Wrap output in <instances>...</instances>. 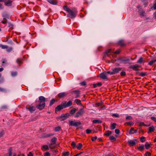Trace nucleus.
<instances>
[{"mask_svg": "<svg viewBox=\"0 0 156 156\" xmlns=\"http://www.w3.org/2000/svg\"><path fill=\"white\" fill-rule=\"evenodd\" d=\"M122 68L120 67L115 68L112 69V70L113 71L114 74H116L119 72L121 70Z\"/></svg>", "mask_w": 156, "mask_h": 156, "instance_id": "2eb2a0df", "label": "nucleus"}, {"mask_svg": "<svg viewBox=\"0 0 156 156\" xmlns=\"http://www.w3.org/2000/svg\"><path fill=\"white\" fill-rule=\"evenodd\" d=\"M107 75V73H106V72L102 73L100 74V77L103 80H107V79L106 76Z\"/></svg>", "mask_w": 156, "mask_h": 156, "instance_id": "f8f14e48", "label": "nucleus"}, {"mask_svg": "<svg viewBox=\"0 0 156 156\" xmlns=\"http://www.w3.org/2000/svg\"><path fill=\"white\" fill-rule=\"evenodd\" d=\"M151 144H149L148 142H147L145 144V147L147 149H148L151 146Z\"/></svg>", "mask_w": 156, "mask_h": 156, "instance_id": "393cba45", "label": "nucleus"}, {"mask_svg": "<svg viewBox=\"0 0 156 156\" xmlns=\"http://www.w3.org/2000/svg\"><path fill=\"white\" fill-rule=\"evenodd\" d=\"M17 72H11V75L12 76H16L17 75Z\"/></svg>", "mask_w": 156, "mask_h": 156, "instance_id": "de8ad7c7", "label": "nucleus"}, {"mask_svg": "<svg viewBox=\"0 0 156 156\" xmlns=\"http://www.w3.org/2000/svg\"><path fill=\"white\" fill-rule=\"evenodd\" d=\"M60 129H61L60 127L59 126L57 127H55V131H58L60 130Z\"/></svg>", "mask_w": 156, "mask_h": 156, "instance_id": "4d7b16f0", "label": "nucleus"}, {"mask_svg": "<svg viewBox=\"0 0 156 156\" xmlns=\"http://www.w3.org/2000/svg\"><path fill=\"white\" fill-rule=\"evenodd\" d=\"M56 101L54 99H52L50 101V103L49 104V106H51L52 105H53Z\"/></svg>", "mask_w": 156, "mask_h": 156, "instance_id": "2f4dec72", "label": "nucleus"}, {"mask_svg": "<svg viewBox=\"0 0 156 156\" xmlns=\"http://www.w3.org/2000/svg\"><path fill=\"white\" fill-rule=\"evenodd\" d=\"M0 47L2 49H5L7 48L8 46L7 45H3L2 44H0Z\"/></svg>", "mask_w": 156, "mask_h": 156, "instance_id": "e433bc0d", "label": "nucleus"}, {"mask_svg": "<svg viewBox=\"0 0 156 156\" xmlns=\"http://www.w3.org/2000/svg\"><path fill=\"white\" fill-rule=\"evenodd\" d=\"M84 113V111L83 108H81L76 113L75 117H78L80 116H81Z\"/></svg>", "mask_w": 156, "mask_h": 156, "instance_id": "39448f33", "label": "nucleus"}, {"mask_svg": "<svg viewBox=\"0 0 156 156\" xmlns=\"http://www.w3.org/2000/svg\"><path fill=\"white\" fill-rule=\"evenodd\" d=\"M45 98H39V104L36 105V108L40 110L43 109L45 106Z\"/></svg>", "mask_w": 156, "mask_h": 156, "instance_id": "f257e3e1", "label": "nucleus"}, {"mask_svg": "<svg viewBox=\"0 0 156 156\" xmlns=\"http://www.w3.org/2000/svg\"><path fill=\"white\" fill-rule=\"evenodd\" d=\"M80 84L82 86H85L86 85V83L85 81H83L80 83Z\"/></svg>", "mask_w": 156, "mask_h": 156, "instance_id": "0e129e2a", "label": "nucleus"}, {"mask_svg": "<svg viewBox=\"0 0 156 156\" xmlns=\"http://www.w3.org/2000/svg\"><path fill=\"white\" fill-rule=\"evenodd\" d=\"M8 106L7 105H2L0 108V109L1 110H7L8 109Z\"/></svg>", "mask_w": 156, "mask_h": 156, "instance_id": "412c9836", "label": "nucleus"}, {"mask_svg": "<svg viewBox=\"0 0 156 156\" xmlns=\"http://www.w3.org/2000/svg\"><path fill=\"white\" fill-rule=\"evenodd\" d=\"M109 139L112 141H115L116 140V139L113 136H110L109 137Z\"/></svg>", "mask_w": 156, "mask_h": 156, "instance_id": "58836bf2", "label": "nucleus"}, {"mask_svg": "<svg viewBox=\"0 0 156 156\" xmlns=\"http://www.w3.org/2000/svg\"><path fill=\"white\" fill-rule=\"evenodd\" d=\"M118 44L122 47L126 45V43L123 40H119L118 42Z\"/></svg>", "mask_w": 156, "mask_h": 156, "instance_id": "dca6fc26", "label": "nucleus"}, {"mask_svg": "<svg viewBox=\"0 0 156 156\" xmlns=\"http://www.w3.org/2000/svg\"><path fill=\"white\" fill-rule=\"evenodd\" d=\"M112 116L113 117H117L119 116V115L117 113H115L112 114Z\"/></svg>", "mask_w": 156, "mask_h": 156, "instance_id": "338daca9", "label": "nucleus"}, {"mask_svg": "<svg viewBox=\"0 0 156 156\" xmlns=\"http://www.w3.org/2000/svg\"><path fill=\"white\" fill-rule=\"evenodd\" d=\"M4 133L3 130L0 131V137H2L4 135Z\"/></svg>", "mask_w": 156, "mask_h": 156, "instance_id": "603ef678", "label": "nucleus"}, {"mask_svg": "<svg viewBox=\"0 0 156 156\" xmlns=\"http://www.w3.org/2000/svg\"><path fill=\"white\" fill-rule=\"evenodd\" d=\"M97 138V137L96 136H95V137H93L91 138V140L94 141H95V140H96Z\"/></svg>", "mask_w": 156, "mask_h": 156, "instance_id": "e2e57ef3", "label": "nucleus"}, {"mask_svg": "<svg viewBox=\"0 0 156 156\" xmlns=\"http://www.w3.org/2000/svg\"><path fill=\"white\" fill-rule=\"evenodd\" d=\"M103 101H101V103L97 102V103H96V105L97 106H99L103 104Z\"/></svg>", "mask_w": 156, "mask_h": 156, "instance_id": "3c124183", "label": "nucleus"}, {"mask_svg": "<svg viewBox=\"0 0 156 156\" xmlns=\"http://www.w3.org/2000/svg\"><path fill=\"white\" fill-rule=\"evenodd\" d=\"M75 102L76 103L77 105H81V101L77 99H76L75 101Z\"/></svg>", "mask_w": 156, "mask_h": 156, "instance_id": "a18cd8bd", "label": "nucleus"}, {"mask_svg": "<svg viewBox=\"0 0 156 156\" xmlns=\"http://www.w3.org/2000/svg\"><path fill=\"white\" fill-rule=\"evenodd\" d=\"M125 124H126L127 125H130L131 126L133 125L134 123L131 122H126L125 123Z\"/></svg>", "mask_w": 156, "mask_h": 156, "instance_id": "79ce46f5", "label": "nucleus"}, {"mask_svg": "<svg viewBox=\"0 0 156 156\" xmlns=\"http://www.w3.org/2000/svg\"><path fill=\"white\" fill-rule=\"evenodd\" d=\"M7 49V51L9 52L10 51H11L12 50V47H8V48H6Z\"/></svg>", "mask_w": 156, "mask_h": 156, "instance_id": "bf43d9fd", "label": "nucleus"}, {"mask_svg": "<svg viewBox=\"0 0 156 156\" xmlns=\"http://www.w3.org/2000/svg\"><path fill=\"white\" fill-rule=\"evenodd\" d=\"M155 62H156V59L152 60L149 62L148 64L150 66H152Z\"/></svg>", "mask_w": 156, "mask_h": 156, "instance_id": "473e14b6", "label": "nucleus"}, {"mask_svg": "<svg viewBox=\"0 0 156 156\" xmlns=\"http://www.w3.org/2000/svg\"><path fill=\"white\" fill-rule=\"evenodd\" d=\"M26 109L28 110L31 113H32L36 110V108L33 106H30L29 108L26 107Z\"/></svg>", "mask_w": 156, "mask_h": 156, "instance_id": "ddd939ff", "label": "nucleus"}, {"mask_svg": "<svg viewBox=\"0 0 156 156\" xmlns=\"http://www.w3.org/2000/svg\"><path fill=\"white\" fill-rule=\"evenodd\" d=\"M57 140V138L56 137H54L51 140V142L53 143V144H55L56 140Z\"/></svg>", "mask_w": 156, "mask_h": 156, "instance_id": "72a5a7b5", "label": "nucleus"}, {"mask_svg": "<svg viewBox=\"0 0 156 156\" xmlns=\"http://www.w3.org/2000/svg\"><path fill=\"white\" fill-rule=\"evenodd\" d=\"M12 147H10L8 149V153L9 156H12Z\"/></svg>", "mask_w": 156, "mask_h": 156, "instance_id": "a878e982", "label": "nucleus"}, {"mask_svg": "<svg viewBox=\"0 0 156 156\" xmlns=\"http://www.w3.org/2000/svg\"><path fill=\"white\" fill-rule=\"evenodd\" d=\"M106 133L105 134V135L107 136H109L110 134H111L112 133V132L111 131L109 130H107L106 131Z\"/></svg>", "mask_w": 156, "mask_h": 156, "instance_id": "bb28decb", "label": "nucleus"}, {"mask_svg": "<svg viewBox=\"0 0 156 156\" xmlns=\"http://www.w3.org/2000/svg\"><path fill=\"white\" fill-rule=\"evenodd\" d=\"M145 137L144 136H142L140 138V141H141L142 142H144L145 141V140H143L144 139H145Z\"/></svg>", "mask_w": 156, "mask_h": 156, "instance_id": "052dcab7", "label": "nucleus"}, {"mask_svg": "<svg viewBox=\"0 0 156 156\" xmlns=\"http://www.w3.org/2000/svg\"><path fill=\"white\" fill-rule=\"evenodd\" d=\"M133 119L132 117L130 116H127L126 117V119L128 120H131Z\"/></svg>", "mask_w": 156, "mask_h": 156, "instance_id": "49530a36", "label": "nucleus"}, {"mask_svg": "<svg viewBox=\"0 0 156 156\" xmlns=\"http://www.w3.org/2000/svg\"><path fill=\"white\" fill-rule=\"evenodd\" d=\"M69 126H74L75 127H77L78 125H80L81 123L80 122H76L75 121L72 120H69Z\"/></svg>", "mask_w": 156, "mask_h": 156, "instance_id": "20e7f679", "label": "nucleus"}, {"mask_svg": "<svg viewBox=\"0 0 156 156\" xmlns=\"http://www.w3.org/2000/svg\"><path fill=\"white\" fill-rule=\"evenodd\" d=\"M16 62L19 65L21 64L22 63L21 59L19 58H17Z\"/></svg>", "mask_w": 156, "mask_h": 156, "instance_id": "7c9ffc66", "label": "nucleus"}, {"mask_svg": "<svg viewBox=\"0 0 156 156\" xmlns=\"http://www.w3.org/2000/svg\"><path fill=\"white\" fill-rule=\"evenodd\" d=\"M7 90L5 88H4L1 87H0V91L3 92H5L7 91Z\"/></svg>", "mask_w": 156, "mask_h": 156, "instance_id": "c03bdc74", "label": "nucleus"}, {"mask_svg": "<svg viewBox=\"0 0 156 156\" xmlns=\"http://www.w3.org/2000/svg\"><path fill=\"white\" fill-rule=\"evenodd\" d=\"M138 142L137 139H134L133 140H128L127 143L129 145L131 146H133L135 145Z\"/></svg>", "mask_w": 156, "mask_h": 156, "instance_id": "423d86ee", "label": "nucleus"}, {"mask_svg": "<svg viewBox=\"0 0 156 156\" xmlns=\"http://www.w3.org/2000/svg\"><path fill=\"white\" fill-rule=\"evenodd\" d=\"M47 1L50 4L53 5H56L57 3L56 1L54 0H47Z\"/></svg>", "mask_w": 156, "mask_h": 156, "instance_id": "aec40b11", "label": "nucleus"}, {"mask_svg": "<svg viewBox=\"0 0 156 156\" xmlns=\"http://www.w3.org/2000/svg\"><path fill=\"white\" fill-rule=\"evenodd\" d=\"M3 20H6V18L9 19V16L7 14H5L3 15Z\"/></svg>", "mask_w": 156, "mask_h": 156, "instance_id": "09e8293b", "label": "nucleus"}, {"mask_svg": "<svg viewBox=\"0 0 156 156\" xmlns=\"http://www.w3.org/2000/svg\"><path fill=\"white\" fill-rule=\"evenodd\" d=\"M68 94V93L65 92H63L59 93L58 94V98L64 97H66Z\"/></svg>", "mask_w": 156, "mask_h": 156, "instance_id": "4468645a", "label": "nucleus"}, {"mask_svg": "<svg viewBox=\"0 0 156 156\" xmlns=\"http://www.w3.org/2000/svg\"><path fill=\"white\" fill-rule=\"evenodd\" d=\"M71 145L72 146H73V147H75L76 146V144L75 142H73L71 143Z\"/></svg>", "mask_w": 156, "mask_h": 156, "instance_id": "5fc2aeb1", "label": "nucleus"}, {"mask_svg": "<svg viewBox=\"0 0 156 156\" xmlns=\"http://www.w3.org/2000/svg\"><path fill=\"white\" fill-rule=\"evenodd\" d=\"M64 108V107L62 102L61 105H58L57 107L55 108V113H57V112L60 111Z\"/></svg>", "mask_w": 156, "mask_h": 156, "instance_id": "6e6552de", "label": "nucleus"}, {"mask_svg": "<svg viewBox=\"0 0 156 156\" xmlns=\"http://www.w3.org/2000/svg\"><path fill=\"white\" fill-rule=\"evenodd\" d=\"M116 124L115 123H112L111 125V129H113L115 128H116Z\"/></svg>", "mask_w": 156, "mask_h": 156, "instance_id": "f704fd0d", "label": "nucleus"}, {"mask_svg": "<svg viewBox=\"0 0 156 156\" xmlns=\"http://www.w3.org/2000/svg\"><path fill=\"white\" fill-rule=\"evenodd\" d=\"M44 156H51V154L48 152H46L44 153Z\"/></svg>", "mask_w": 156, "mask_h": 156, "instance_id": "864d4df0", "label": "nucleus"}, {"mask_svg": "<svg viewBox=\"0 0 156 156\" xmlns=\"http://www.w3.org/2000/svg\"><path fill=\"white\" fill-rule=\"evenodd\" d=\"M42 147L43 149L46 150H48L49 149L48 146L47 145H43L42 146Z\"/></svg>", "mask_w": 156, "mask_h": 156, "instance_id": "4c0bfd02", "label": "nucleus"}, {"mask_svg": "<svg viewBox=\"0 0 156 156\" xmlns=\"http://www.w3.org/2000/svg\"><path fill=\"white\" fill-rule=\"evenodd\" d=\"M140 66L137 64L131 65L129 67V68L132 69L133 70L135 71H138L139 70V68Z\"/></svg>", "mask_w": 156, "mask_h": 156, "instance_id": "0eeeda50", "label": "nucleus"}, {"mask_svg": "<svg viewBox=\"0 0 156 156\" xmlns=\"http://www.w3.org/2000/svg\"><path fill=\"white\" fill-rule=\"evenodd\" d=\"M140 73V74H139L140 76L142 77L144 76L147 75V73H146L142 72L140 73Z\"/></svg>", "mask_w": 156, "mask_h": 156, "instance_id": "c9c22d12", "label": "nucleus"}, {"mask_svg": "<svg viewBox=\"0 0 156 156\" xmlns=\"http://www.w3.org/2000/svg\"><path fill=\"white\" fill-rule=\"evenodd\" d=\"M138 13L141 18L146 16L145 11L142 8H140L139 9Z\"/></svg>", "mask_w": 156, "mask_h": 156, "instance_id": "1a4fd4ad", "label": "nucleus"}, {"mask_svg": "<svg viewBox=\"0 0 156 156\" xmlns=\"http://www.w3.org/2000/svg\"><path fill=\"white\" fill-rule=\"evenodd\" d=\"M143 60V58L142 57H141L138 60L137 63L140 64L142 62Z\"/></svg>", "mask_w": 156, "mask_h": 156, "instance_id": "a19ab883", "label": "nucleus"}, {"mask_svg": "<svg viewBox=\"0 0 156 156\" xmlns=\"http://www.w3.org/2000/svg\"><path fill=\"white\" fill-rule=\"evenodd\" d=\"M93 123H96V124H100L102 122V121L101 120H97V119H95L93 121Z\"/></svg>", "mask_w": 156, "mask_h": 156, "instance_id": "5701e85b", "label": "nucleus"}, {"mask_svg": "<svg viewBox=\"0 0 156 156\" xmlns=\"http://www.w3.org/2000/svg\"><path fill=\"white\" fill-rule=\"evenodd\" d=\"M136 130L134 129L133 128H131L130 131L129 132V133L130 134H133L136 133Z\"/></svg>", "mask_w": 156, "mask_h": 156, "instance_id": "6ab92c4d", "label": "nucleus"}, {"mask_svg": "<svg viewBox=\"0 0 156 156\" xmlns=\"http://www.w3.org/2000/svg\"><path fill=\"white\" fill-rule=\"evenodd\" d=\"M76 111V109L75 108H74L70 111V113L71 115H73L75 113Z\"/></svg>", "mask_w": 156, "mask_h": 156, "instance_id": "cd10ccee", "label": "nucleus"}, {"mask_svg": "<svg viewBox=\"0 0 156 156\" xmlns=\"http://www.w3.org/2000/svg\"><path fill=\"white\" fill-rule=\"evenodd\" d=\"M149 129V131L150 132H153L154 130V127L153 126L150 127L148 128Z\"/></svg>", "mask_w": 156, "mask_h": 156, "instance_id": "c756f323", "label": "nucleus"}, {"mask_svg": "<svg viewBox=\"0 0 156 156\" xmlns=\"http://www.w3.org/2000/svg\"><path fill=\"white\" fill-rule=\"evenodd\" d=\"M72 92L75 94L77 97H79L80 96V91L78 90H73L72 91Z\"/></svg>", "mask_w": 156, "mask_h": 156, "instance_id": "a211bd4d", "label": "nucleus"}, {"mask_svg": "<svg viewBox=\"0 0 156 156\" xmlns=\"http://www.w3.org/2000/svg\"><path fill=\"white\" fill-rule=\"evenodd\" d=\"M141 2L144 3L145 5V6H146L148 4V2L147 0H140Z\"/></svg>", "mask_w": 156, "mask_h": 156, "instance_id": "c85d7f7f", "label": "nucleus"}, {"mask_svg": "<svg viewBox=\"0 0 156 156\" xmlns=\"http://www.w3.org/2000/svg\"><path fill=\"white\" fill-rule=\"evenodd\" d=\"M69 154V152H64L63 153V156H67Z\"/></svg>", "mask_w": 156, "mask_h": 156, "instance_id": "8fccbe9b", "label": "nucleus"}, {"mask_svg": "<svg viewBox=\"0 0 156 156\" xmlns=\"http://www.w3.org/2000/svg\"><path fill=\"white\" fill-rule=\"evenodd\" d=\"M120 75L122 76H125L126 75V72L124 71L120 73Z\"/></svg>", "mask_w": 156, "mask_h": 156, "instance_id": "680f3d73", "label": "nucleus"}, {"mask_svg": "<svg viewBox=\"0 0 156 156\" xmlns=\"http://www.w3.org/2000/svg\"><path fill=\"white\" fill-rule=\"evenodd\" d=\"M138 149L140 151H142L144 148V145H142L139 147H137Z\"/></svg>", "mask_w": 156, "mask_h": 156, "instance_id": "37998d69", "label": "nucleus"}, {"mask_svg": "<svg viewBox=\"0 0 156 156\" xmlns=\"http://www.w3.org/2000/svg\"><path fill=\"white\" fill-rule=\"evenodd\" d=\"M62 103L65 108L69 107L72 105V102L71 101H69L67 103L66 101H65Z\"/></svg>", "mask_w": 156, "mask_h": 156, "instance_id": "9d476101", "label": "nucleus"}, {"mask_svg": "<svg viewBox=\"0 0 156 156\" xmlns=\"http://www.w3.org/2000/svg\"><path fill=\"white\" fill-rule=\"evenodd\" d=\"M91 132V130L89 129H87V130H86V132L87 133V134H88L90 133Z\"/></svg>", "mask_w": 156, "mask_h": 156, "instance_id": "69168bd1", "label": "nucleus"}, {"mask_svg": "<svg viewBox=\"0 0 156 156\" xmlns=\"http://www.w3.org/2000/svg\"><path fill=\"white\" fill-rule=\"evenodd\" d=\"M68 13H69L67 14V16L71 19H73L76 16L77 11L76 9H73L70 10Z\"/></svg>", "mask_w": 156, "mask_h": 156, "instance_id": "f03ea898", "label": "nucleus"}, {"mask_svg": "<svg viewBox=\"0 0 156 156\" xmlns=\"http://www.w3.org/2000/svg\"><path fill=\"white\" fill-rule=\"evenodd\" d=\"M112 52V50L111 49H110L106 51L105 52V56L107 55V56H109V55H110V54H109V53Z\"/></svg>", "mask_w": 156, "mask_h": 156, "instance_id": "4be33fe9", "label": "nucleus"}, {"mask_svg": "<svg viewBox=\"0 0 156 156\" xmlns=\"http://www.w3.org/2000/svg\"><path fill=\"white\" fill-rule=\"evenodd\" d=\"M5 5L6 6H10L12 5V1L10 0H4Z\"/></svg>", "mask_w": 156, "mask_h": 156, "instance_id": "9b49d317", "label": "nucleus"}, {"mask_svg": "<svg viewBox=\"0 0 156 156\" xmlns=\"http://www.w3.org/2000/svg\"><path fill=\"white\" fill-rule=\"evenodd\" d=\"M151 154L150 152L147 151L145 154V156H150L151 155Z\"/></svg>", "mask_w": 156, "mask_h": 156, "instance_id": "6e6d98bb", "label": "nucleus"}, {"mask_svg": "<svg viewBox=\"0 0 156 156\" xmlns=\"http://www.w3.org/2000/svg\"><path fill=\"white\" fill-rule=\"evenodd\" d=\"M63 8L64 10L69 12L70 9L68 7L66 6H63Z\"/></svg>", "mask_w": 156, "mask_h": 156, "instance_id": "b1692460", "label": "nucleus"}, {"mask_svg": "<svg viewBox=\"0 0 156 156\" xmlns=\"http://www.w3.org/2000/svg\"><path fill=\"white\" fill-rule=\"evenodd\" d=\"M70 116V115L69 113H66L65 114H62L60 116L58 117L57 119H60L61 121H63L67 119Z\"/></svg>", "mask_w": 156, "mask_h": 156, "instance_id": "7ed1b4c3", "label": "nucleus"}, {"mask_svg": "<svg viewBox=\"0 0 156 156\" xmlns=\"http://www.w3.org/2000/svg\"><path fill=\"white\" fill-rule=\"evenodd\" d=\"M83 146L82 144L81 143L78 144V145L77 147V149L78 150H80Z\"/></svg>", "mask_w": 156, "mask_h": 156, "instance_id": "ea45409f", "label": "nucleus"}, {"mask_svg": "<svg viewBox=\"0 0 156 156\" xmlns=\"http://www.w3.org/2000/svg\"><path fill=\"white\" fill-rule=\"evenodd\" d=\"M151 119L153 121L156 122V118L154 117H151Z\"/></svg>", "mask_w": 156, "mask_h": 156, "instance_id": "774afa93", "label": "nucleus"}, {"mask_svg": "<svg viewBox=\"0 0 156 156\" xmlns=\"http://www.w3.org/2000/svg\"><path fill=\"white\" fill-rule=\"evenodd\" d=\"M118 60L121 61V62H124L125 61H128L130 60L129 57L126 58H119L118 59Z\"/></svg>", "mask_w": 156, "mask_h": 156, "instance_id": "f3484780", "label": "nucleus"}, {"mask_svg": "<svg viewBox=\"0 0 156 156\" xmlns=\"http://www.w3.org/2000/svg\"><path fill=\"white\" fill-rule=\"evenodd\" d=\"M115 133L116 134H119L120 133V130L118 129H116L115 130Z\"/></svg>", "mask_w": 156, "mask_h": 156, "instance_id": "13d9d810", "label": "nucleus"}]
</instances>
